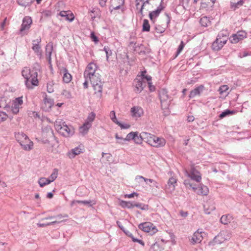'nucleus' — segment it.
Here are the masks:
<instances>
[{
  "mask_svg": "<svg viewBox=\"0 0 251 251\" xmlns=\"http://www.w3.org/2000/svg\"><path fill=\"white\" fill-rule=\"evenodd\" d=\"M55 129L61 135L69 137L75 133V129L71 125H67L65 123L60 119L56 120L54 123Z\"/></svg>",
  "mask_w": 251,
  "mask_h": 251,
  "instance_id": "nucleus-1",
  "label": "nucleus"
},
{
  "mask_svg": "<svg viewBox=\"0 0 251 251\" xmlns=\"http://www.w3.org/2000/svg\"><path fill=\"white\" fill-rule=\"evenodd\" d=\"M22 75L26 79L25 85L28 88H32L31 85L37 86L38 84V73L36 71H31L28 68L25 67L22 72Z\"/></svg>",
  "mask_w": 251,
  "mask_h": 251,
  "instance_id": "nucleus-2",
  "label": "nucleus"
},
{
  "mask_svg": "<svg viewBox=\"0 0 251 251\" xmlns=\"http://www.w3.org/2000/svg\"><path fill=\"white\" fill-rule=\"evenodd\" d=\"M85 79L89 80L95 91V94L97 98L100 99L101 96L103 83L101 81L100 73L90 76V78L89 77H85Z\"/></svg>",
  "mask_w": 251,
  "mask_h": 251,
  "instance_id": "nucleus-3",
  "label": "nucleus"
},
{
  "mask_svg": "<svg viewBox=\"0 0 251 251\" xmlns=\"http://www.w3.org/2000/svg\"><path fill=\"white\" fill-rule=\"evenodd\" d=\"M185 174L192 180L197 182H200L201 179V176L199 171L195 168L194 165H192L189 170H185Z\"/></svg>",
  "mask_w": 251,
  "mask_h": 251,
  "instance_id": "nucleus-4",
  "label": "nucleus"
},
{
  "mask_svg": "<svg viewBox=\"0 0 251 251\" xmlns=\"http://www.w3.org/2000/svg\"><path fill=\"white\" fill-rule=\"evenodd\" d=\"M231 237V232L227 230L221 231L213 239L214 244H221L226 240H228Z\"/></svg>",
  "mask_w": 251,
  "mask_h": 251,
  "instance_id": "nucleus-5",
  "label": "nucleus"
},
{
  "mask_svg": "<svg viewBox=\"0 0 251 251\" xmlns=\"http://www.w3.org/2000/svg\"><path fill=\"white\" fill-rule=\"evenodd\" d=\"M100 73V70L98 66L96 63L93 62L90 63L86 68L84 72V76L85 77H89L90 76L95 75L96 74Z\"/></svg>",
  "mask_w": 251,
  "mask_h": 251,
  "instance_id": "nucleus-6",
  "label": "nucleus"
},
{
  "mask_svg": "<svg viewBox=\"0 0 251 251\" xmlns=\"http://www.w3.org/2000/svg\"><path fill=\"white\" fill-rule=\"evenodd\" d=\"M23 104V97L15 98L12 101L11 110L14 114H17L19 112L20 108H22Z\"/></svg>",
  "mask_w": 251,
  "mask_h": 251,
  "instance_id": "nucleus-7",
  "label": "nucleus"
},
{
  "mask_svg": "<svg viewBox=\"0 0 251 251\" xmlns=\"http://www.w3.org/2000/svg\"><path fill=\"white\" fill-rule=\"evenodd\" d=\"M138 227L144 232H150L151 234H153L157 231L156 227L150 222L141 223L139 225Z\"/></svg>",
  "mask_w": 251,
  "mask_h": 251,
  "instance_id": "nucleus-8",
  "label": "nucleus"
},
{
  "mask_svg": "<svg viewBox=\"0 0 251 251\" xmlns=\"http://www.w3.org/2000/svg\"><path fill=\"white\" fill-rule=\"evenodd\" d=\"M159 96L161 101V107L165 109L167 108L170 103L167 91L165 89L161 90L159 91Z\"/></svg>",
  "mask_w": 251,
  "mask_h": 251,
  "instance_id": "nucleus-9",
  "label": "nucleus"
},
{
  "mask_svg": "<svg viewBox=\"0 0 251 251\" xmlns=\"http://www.w3.org/2000/svg\"><path fill=\"white\" fill-rule=\"evenodd\" d=\"M138 140L144 141H159L161 139L154 134L147 132H142L139 134Z\"/></svg>",
  "mask_w": 251,
  "mask_h": 251,
  "instance_id": "nucleus-10",
  "label": "nucleus"
},
{
  "mask_svg": "<svg viewBox=\"0 0 251 251\" xmlns=\"http://www.w3.org/2000/svg\"><path fill=\"white\" fill-rule=\"evenodd\" d=\"M43 101L42 108L44 110L49 111L51 109V107L54 104V100L51 98L48 97L45 93L43 94Z\"/></svg>",
  "mask_w": 251,
  "mask_h": 251,
  "instance_id": "nucleus-11",
  "label": "nucleus"
},
{
  "mask_svg": "<svg viewBox=\"0 0 251 251\" xmlns=\"http://www.w3.org/2000/svg\"><path fill=\"white\" fill-rule=\"evenodd\" d=\"M228 40L227 37L220 38L217 37L216 40L213 43L212 45V48L214 50H220L224 46Z\"/></svg>",
  "mask_w": 251,
  "mask_h": 251,
  "instance_id": "nucleus-12",
  "label": "nucleus"
},
{
  "mask_svg": "<svg viewBox=\"0 0 251 251\" xmlns=\"http://www.w3.org/2000/svg\"><path fill=\"white\" fill-rule=\"evenodd\" d=\"M247 33L245 31L241 30L238 31L236 34H233L230 38L229 40L231 43L236 44L246 38Z\"/></svg>",
  "mask_w": 251,
  "mask_h": 251,
  "instance_id": "nucleus-13",
  "label": "nucleus"
},
{
  "mask_svg": "<svg viewBox=\"0 0 251 251\" xmlns=\"http://www.w3.org/2000/svg\"><path fill=\"white\" fill-rule=\"evenodd\" d=\"M85 151V148L84 146L80 145L77 147L72 149L67 153L68 156L70 159L74 158L76 155H77Z\"/></svg>",
  "mask_w": 251,
  "mask_h": 251,
  "instance_id": "nucleus-14",
  "label": "nucleus"
},
{
  "mask_svg": "<svg viewBox=\"0 0 251 251\" xmlns=\"http://www.w3.org/2000/svg\"><path fill=\"white\" fill-rule=\"evenodd\" d=\"M41 41V39L40 38L33 40L32 47V49L40 58L42 57V52L40 45Z\"/></svg>",
  "mask_w": 251,
  "mask_h": 251,
  "instance_id": "nucleus-15",
  "label": "nucleus"
},
{
  "mask_svg": "<svg viewBox=\"0 0 251 251\" xmlns=\"http://www.w3.org/2000/svg\"><path fill=\"white\" fill-rule=\"evenodd\" d=\"M131 116L135 119L142 117L144 114L143 108L139 106H134L130 109Z\"/></svg>",
  "mask_w": 251,
  "mask_h": 251,
  "instance_id": "nucleus-16",
  "label": "nucleus"
},
{
  "mask_svg": "<svg viewBox=\"0 0 251 251\" xmlns=\"http://www.w3.org/2000/svg\"><path fill=\"white\" fill-rule=\"evenodd\" d=\"M163 0H161L159 6L155 10L151 12L149 14V18L153 23H154L156 18L158 17L161 11L164 9V7L162 5Z\"/></svg>",
  "mask_w": 251,
  "mask_h": 251,
  "instance_id": "nucleus-17",
  "label": "nucleus"
},
{
  "mask_svg": "<svg viewBox=\"0 0 251 251\" xmlns=\"http://www.w3.org/2000/svg\"><path fill=\"white\" fill-rule=\"evenodd\" d=\"M203 208L205 213L209 214L215 209V203L212 200H209L203 205Z\"/></svg>",
  "mask_w": 251,
  "mask_h": 251,
  "instance_id": "nucleus-18",
  "label": "nucleus"
},
{
  "mask_svg": "<svg viewBox=\"0 0 251 251\" xmlns=\"http://www.w3.org/2000/svg\"><path fill=\"white\" fill-rule=\"evenodd\" d=\"M32 20L30 17H25L23 20V23L20 29V32H23L26 30H28L30 28Z\"/></svg>",
  "mask_w": 251,
  "mask_h": 251,
  "instance_id": "nucleus-19",
  "label": "nucleus"
},
{
  "mask_svg": "<svg viewBox=\"0 0 251 251\" xmlns=\"http://www.w3.org/2000/svg\"><path fill=\"white\" fill-rule=\"evenodd\" d=\"M202 232H199V230L196 231L189 239L190 242L193 245L200 243L202 240V236L201 235Z\"/></svg>",
  "mask_w": 251,
  "mask_h": 251,
  "instance_id": "nucleus-20",
  "label": "nucleus"
},
{
  "mask_svg": "<svg viewBox=\"0 0 251 251\" xmlns=\"http://www.w3.org/2000/svg\"><path fill=\"white\" fill-rule=\"evenodd\" d=\"M135 91L138 93H140L144 88L146 86V82L144 80L135 81Z\"/></svg>",
  "mask_w": 251,
  "mask_h": 251,
  "instance_id": "nucleus-21",
  "label": "nucleus"
},
{
  "mask_svg": "<svg viewBox=\"0 0 251 251\" xmlns=\"http://www.w3.org/2000/svg\"><path fill=\"white\" fill-rule=\"evenodd\" d=\"M61 73L63 75V81L64 82L68 83L72 80V76L66 68H63L61 70Z\"/></svg>",
  "mask_w": 251,
  "mask_h": 251,
  "instance_id": "nucleus-22",
  "label": "nucleus"
},
{
  "mask_svg": "<svg viewBox=\"0 0 251 251\" xmlns=\"http://www.w3.org/2000/svg\"><path fill=\"white\" fill-rule=\"evenodd\" d=\"M204 87L203 85H200L198 87L192 90L189 94L190 98H193L197 96H200L201 93L203 90Z\"/></svg>",
  "mask_w": 251,
  "mask_h": 251,
  "instance_id": "nucleus-23",
  "label": "nucleus"
},
{
  "mask_svg": "<svg viewBox=\"0 0 251 251\" xmlns=\"http://www.w3.org/2000/svg\"><path fill=\"white\" fill-rule=\"evenodd\" d=\"M177 179L173 177L169 178L167 185H166V189L170 191H174L175 189V184L176 183Z\"/></svg>",
  "mask_w": 251,
  "mask_h": 251,
  "instance_id": "nucleus-24",
  "label": "nucleus"
},
{
  "mask_svg": "<svg viewBox=\"0 0 251 251\" xmlns=\"http://www.w3.org/2000/svg\"><path fill=\"white\" fill-rule=\"evenodd\" d=\"M59 15L62 17H64L66 20L72 21L74 19V16L73 13L69 11H62L59 13Z\"/></svg>",
  "mask_w": 251,
  "mask_h": 251,
  "instance_id": "nucleus-25",
  "label": "nucleus"
},
{
  "mask_svg": "<svg viewBox=\"0 0 251 251\" xmlns=\"http://www.w3.org/2000/svg\"><path fill=\"white\" fill-rule=\"evenodd\" d=\"M92 124L89 122H85L82 126L79 127V132L83 135L87 133L89 129L91 127Z\"/></svg>",
  "mask_w": 251,
  "mask_h": 251,
  "instance_id": "nucleus-26",
  "label": "nucleus"
},
{
  "mask_svg": "<svg viewBox=\"0 0 251 251\" xmlns=\"http://www.w3.org/2000/svg\"><path fill=\"white\" fill-rule=\"evenodd\" d=\"M194 191L196 192L198 195L206 196L209 192V189L206 186L204 185H201V186L198 187L197 189Z\"/></svg>",
  "mask_w": 251,
  "mask_h": 251,
  "instance_id": "nucleus-27",
  "label": "nucleus"
},
{
  "mask_svg": "<svg viewBox=\"0 0 251 251\" xmlns=\"http://www.w3.org/2000/svg\"><path fill=\"white\" fill-rule=\"evenodd\" d=\"M46 130L47 132H45V130H43V136L45 137H49L46 141H49V140H52L54 137L53 131L50 127H47Z\"/></svg>",
  "mask_w": 251,
  "mask_h": 251,
  "instance_id": "nucleus-28",
  "label": "nucleus"
},
{
  "mask_svg": "<svg viewBox=\"0 0 251 251\" xmlns=\"http://www.w3.org/2000/svg\"><path fill=\"white\" fill-rule=\"evenodd\" d=\"M232 220V216L228 214L223 215L220 219V222L224 225H227L228 223H230Z\"/></svg>",
  "mask_w": 251,
  "mask_h": 251,
  "instance_id": "nucleus-29",
  "label": "nucleus"
},
{
  "mask_svg": "<svg viewBox=\"0 0 251 251\" xmlns=\"http://www.w3.org/2000/svg\"><path fill=\"white\" fill-rule=\"evenodd\" d=\"M52 49L53 47L51 44H48L47 45L46 47L45 55L50 63L51 61V55L52 53Z\"/></svg>",
  "mask_w": 251,
  "mask_h": 251,
  "instance_id": "nucleus-30",
  "label": "nucleus"
},
{
  "mask_svg": "<svg viewBox=\"0 0 251 251\" xmlns=\"http://www.w3.org/2000/svg\"><path fill=\"white\" fill-rule=\"evenodd\" d=\"M19 143L25 151H29L33 148V142H19Z\"/></svg>",
  "mask_w": 251,
  "mask_h": 251,
  "instance_id": "nucleus-31",
  "label": "nucleus"
},
{
  "mask_svg": "<svg viewBox=\"0 0 251 251\" xmlns=\"http://www.w3.org/2000/svg\"><path fill=\"white\" fill-rule=\"evenodd\" d=\"M111 6L114 9H118L124 3V0H111Z\"/></svg>",
  "mask_w": 251,
  "mask_h": 251,
  "instance_id": "nucleus-32",
  "label": "nucleus"
},
{
  "mask_svg": "<svg viewBox=\"0 0 251 251\" xmlns=\"http://www.w3.org/2000/svg\"><path fill=\"white\" fill-rule=\"evenodd\" d=\"M138 133L137 132H131L126 135L125 140H135L138 139Z\"/></svg>",
  "mask_w": 251,
  "mask_h": 251,
  "instance_id": "nucleus-33",
  "label": "nucleus"
},
{
  "mask_svg": "<svg viewBox=\"0 0 251 251\" xmlns=\"http://www.w3.org/2000/svg\"><path fill=\"white\" fill-rule=\"evenodd\" d=\"M134 203L130 201H126L121 200L120 201V205L123 208H132L134 207Z\"/></svg>",
  "mask_w": 251,
  "mask_h": 251,
  "instance_id": "nucleus-34",
  "label": "nucleus"
},
{
  "mask_svg": "<svg viewBox=\"0 0 251 251\" xmlns=\"http://www.w3.org/2000/svg\"><path fill=\"white\" fill-rule=\"evenodd\" d=\"M50 183H51L50 179L45 177H41L38 180V183L41 187H43Z\"/></svg>",
  "mask_w": 251,
  "mask_h": 251,
  "instance_id": "nucleus-35",
  "label": "nucleus"
},
{
  "mask_svg": "<svg viewBox=\"0 0 251 251\" xmlns=\"http://www.w3.org/2000/svg\"><path fill=\"white\" fill-rule=\"evenodd\" d=\"M15 138L17 141H24L28 139V137L23 132L18 133L15 134Z\"/></svg>",
  "mask_w": 251,
  "mask_h": 251,
  "instance_id": "nucleus-36",
  "label": "nucleus"
},
{
  "mask_svg": "<svg viewBox=\"0 0 251 251\" xmlns=\"http://www.w3.org/2000/svg\"><path fill=\"white\" fill-rule=\"evenodd\" d=\"M200 23L202 26L204 27L208 26L210 25L209 19L206 16L201 18Z\"/></svg>",
  "mask_w": 251,
  "mask_h": 251,
  "instance_id": "nucleus-37",
  "label": "nucleus"
},
{
  "mask_svg": "<svg viewBox=\"0 0 251 251\" xmlns=\"http://www.w3.org/2000/svg\"><path fill=\"white\" fill-rule=\"evenodd\" d=\"M185 186L188 188H192L194 191H196L197 189L196 184H193L191 183V180L189 179H185L183 182Z\"/></svg>",
  "mask_w": 251,
  "mask_h": 251,
  "instance_id": "nucleus-38",
  "label": "nucleus"
},
{
  "mask_svg": "<svg viewBox=\"0 0 251 251\" xmlns=\"http://www.w3.org/2000/svg\"><path fill=\"white\" fill-rule=\"evenodd\" d=\"M62 221H53L51 222L47 223H38L37 226L40 227H43L49 226L53 225L55 224H59L61 223Z\"/></svg>",
  "mask_w": 251,
  "mask_h": 251,
  "instance_id": "nucleus-39",
  "label": "nucleus"
},
{
  "mask_svg": "<svg viewBox=\"0 0 251 251\" xmlns=\"http://www.w3.org/2000/svg\"><path fill=\"white\" fill-rule=\"evenodd\" d=\"M33 1V0H17L18 4L24 7L29 6Z\"/></svg>",
  "mask_w": 251,
  "mask_h": 251,
  "instance_id": "nucleus-40",
  "label": "nucleus"
},
{
  "mask_svg": "<svg viewBox=\"0 0 251 251\" xmlns=\"http://www.w3.org/2000/svg\"><path fill=\"white\" fill-rule=\"evenodd\" d=\"M55 83L53 81H49L47 84V91L50 93L54 92V86Z\"/></svg>",
  "mask_w": 251,
  "mask_h": 251,
  "instance_id": "nucleus-41",
  "label": "nucleus"
},
{
  "mask_svg": "<svg viewBox=\"0 0 251 251\" xmlns=\"http://www.w3.org/2000/svg\"><path fill=\"white\" fill-rule=\"evenodd\" d=\"M243 3V0H239L237 2H231V7L235 10L242 6Z\"/></svg>",
  "mask_w": 251,
  "mask_h": 251,
  "instance_id": "nucleus-42",
  "label": "nucleus"
},
{
  "mask_svg": "<svg viewBox=\"0 0 251 251\" xmlns=\"http://www.w3.org/2000/svg\"><path fill=\"white\" fill-rule=\"evenodd\" d=\"M149 145L155 147L159 148L165 146L166 142H146Z\"/></svg>",
  "mask_w": 251,
  "mask_h": 251,
  "instance_id": "nucleus-43",
  "label": "nucleus"
},
{
  "mask_svg": "<svg viewBox=\"0 0 251 251\" xmlns=\"http://www.w3.org/2000/svg\"><path fill=\"white\" fill-rule=\"evenodd\" d=\"M134 207H137L143 210H148L149 209V206L147 204H143L142 203H134Z\"/></svg>",
  "mask_w": 251,
  "mask_h": 251,
  "instance_id": "nucleus-44",
  "label": "nucleus"
},
{
  "mask_svg": "<svg viewBox=\"0 0 251 251\" xmlns=\"http://www.w3.org/2000/svg\"><path fill=\"white\" fill-rule=\"evenodd\" d=\"M76 202L78 203H82L84 204H89L90 206H92L94 204H95V202L93 201L89 200V201H73V203Z\"/></svg>",
  "mask_w": 251,
  "mask_h": 251,
  "instance_id": "nucleus-45",
  "label": "nucleus"
},
{
  "mask_svg": "<svg viewBox=\"0 0 251 251\" xmlns=\"http://www.w3.org/2000/svg\"><path fill=\"white\" fill-rule=\"evenodd\" d=\"M150 30V25L148 20L145 19L143 24V31H149Z\"/></svg>",
  "mask_w": 251,
  "mask_h": 251,
  "instance_id": "nucleus-46",
  "label": "nucleus"
},
{
  "mask_svg": "<svg viewBox=\"0 0 251 251\" xmlns=\"http://www.w3.org/2000/svg\"><path fill=\"white\" fill-rule=\"evenodd\" d=\"M58 175V170L57 169H54L53 170V172L51 173L50 176L49 177V179H50V181L51 182L53 181L56 178Z\"/></svg>",
  "mask_w": 251,
  "mask_h": 251,
  "instance_id": "nucleus-47",
  "label": "nucleus"
},
{
  "mask_svg": "<svg viewBox=\"0 0 251 251\" xmlns=\"http://www.w3.org/2000/svg\"><path fill=\"white\" fill-rule=\"evenodd\" d=\"M233 113V111H230L229 110L226 109L225 111H223L222 113L219 115V118L220 119H223V118L228 116L230 114H232Z\"/></svg>",
  "mask_w": 251,
  "mask_h": 251,
  "instance_id": "nucleus-48",
  "label": "nucleus"
},
{
  "mask_svg": "<svg viewBox=\"0 0 251 251\" xmlns=\"http://www.w3.org/2000/svg\"><path fill=\"white\" fill-rule=\"evenodd\" d=\"M107 162H111L112 161V155L110 154H107L104 152H102V159L104 160Z\"/></svg>",
  "mask_w": 251,
  "mask_h": 251,
  "instance_id": "nucleus-49",
  "label": "nucleus"
},
{
  "mask_svg": "<svg viewBox=\"0 0 251 251\" xmlns=\"http://www.w3.org/2000/svg\"><path fill=\"white\" fill-rule=\"evenodd\" d=\"M95 117L96 115L94 112L90 113L89 114L85 122H89L90 123L92 124V122L94 120Z\"/></svg>",
  "mask_w": 251,
  "mask_h": 251,
  "instance_id": "nucleus-50",
  "label": "nucleus"
},
{
  "mask_svg": "<svg viewBox=\"0 0 251 251\" xmlns=\"http://www.w3.org/2000/svg\"><path fill=\"white\" fill-rule=\"evenodd\" d=\"M111 120L115 124L119 123V121L117 120L115 112L114 111H111L109 114Z\"/></svg>",
  "mask_w": 251,
  "mask_h": 251,
  "instance_id": "nucleus-51",
  "label": "nucleus"
},
{
  "mask_svg": "<svg viewBox=\"0 0 251 251\" xmlns=\"http://www.w3.org/2000/svg\"><path fill=\"white\" fill-rule=\"evenodd\" d=\"M155 29L157 33H162L165 31V27H163L160 25H155Z\"/></svg>",
  "mask_w": 251,
  "mask_h": 251,
  "instance_id": "nucleus-52",
  "label": "nucleus"
},
{
  "mask_svg": "<svg viewBox=\"0 0 251 251\" xmlns=\"http://www.w3.org/2000/svg\"><path fill=\"white\" fill-rule=\"evenodd\" d=\"M228 89L227 85H222L219 88V92L221 95H223L224 93H226Z\"/></svg>",
  "mask_w": 251,
  "mask_h": 251,
  "instance_id": "nucleus-53",
  "label": "nucleus"
},
{
  "mask_svg": "<svg viewBox=\"0 0 251 251\" xmlns=\"http://www.w3.org/2000/svg\"><path fill=\"white\" fill-rule=\"evenodd\" d=\"M55 221H62L61 222H64V221H65V220H62V218H68V215L66 214H58L56 216H55Z\"/></svg>",
  "mask_w": 251,
  "mask_h": 251,
  "instance_id": "nucleus-54",
  "label": "nucleus"
},
{
  "mask_svg": "<svg viewBox=\"0 0 251 251\" xmlns=\"http://www.w3.org/2000/svg\"><path fill=\"white\" fill-rule=\"evenodd\" d=\"M150 251H160L159 244L155 243L152 245L150 248Z\"/></svg>",
  "mask_w": 251,
  "mask_h": 251,
  "instance_id": "nucleus-55",
  "label": "nucleus"
},
{
  "mask_svg": "<svg viewBox=\"0 0 251 251\" xmlns=\"http://www.w3.org/2000/svg\"><path fill=\"white\" fill-rule=\"evenodd\" d=\"M146 73V71H143L142 72V75L143 76L142 80L144 79H146L147 81H148V83L149 82H151V77L150 75H146L145 74Z\"/></svg>",
  "mask_w": 251,
  "mask_h": 251,
  "instance_id": "nucleus-56",
  "label": "nucleus"
},
{
  "mask_svg": "<svg viewBox=\"0 0 251 251\" xmlns=\"http://www.w3.org/2000/svg\"><path fill=\"white\" fill-rule=\"evenodd\" d=\"M106 55V59L108 60L109 57L111 55L112 52L108 47H104L103 49Z\"/></svg>",
  "mask_w": 251,
  "mask_h": 251,
  "instance_id": "nucleus-57",
  "label": "nucleus"
},
{
  "mask_svg": "<svg viewBox=\"0 0 251 251\" xmlns=\"http://www.w3.org/2000/svg\"><path fill=\"white\" fill-rule=\"evenodd\" d=\"M184 47V44L183 41H181L180 44L178 46V48L177 50L176 54V57L179 53L181 52L182 50L183 49Z\"/></svg>",
  "mask_w": 251,
  "mask_h": 251,
  "instance_id": "nucleus-58",
  "label": "nucleus"
},
{
  "mask_svg": "<svg viewBox=\"0 0 251 251\" xmlns=\"http://www.w3.org/2000/svg\"><path fill=\"white\" fill-rule=\"evenodd\" d=\"M151 0H147L146 1L144 2L143 4L141 6V8H140V14L143 16V10L145 6H146L147 4H149L150 3V1Z\"/></svg>",
  "mask_w": 251,
  "mask_h": 251,
  "instance_id": "nucleus-59",
  "label": "nucleus"
},
{
  "mask_svg": "<svg viewBox=\"0 0 251 251\" xmlns=\"http://www.w3.org/2000/svg\"><path fill=\"white\" fill-rule=\"evenodd\" d=\"M62 95L67 99H70L72 98L71 93L68 90H63V91L62 92Z\"/></svg>",
  "mask_w": 251,
  "mask_h": 251,
  "instance_id": "nucleus-60",
  "label": "nucleus"
},
{
  "mask_svg": "<svg viewBox=\"0 0 251 251\" xmlns=\"http://www.w3.org/2000/svg\"><path fill=\"white\" fill-rule=\"evenodd\" d=\"M7 118V114L3 112H0V123L6 120Z\"/></svg>",
  "mask_w": 251,
  "mask_h": 251,
  "instance_id": "nucleus-61",
  "label": "nucleus"
},
{
  "mask_svg": "<svg viewBox=\"0 0 251 251\" xmlns=\"http://www.w3.org/2000/svg\"><path fill=\"white\" fill-rule=\"evenodd\" d=\"M145 181L146 182V183H147L148 181L150 182L151 183H153V186L154 187H158L157 182H156L154 180H153L152 179L146 178V179H145Z\"/></svg>",
  "mask_w": 251,
  "mask_h": 251,
  "instance_id": "nucleus-62",
  "label": "nucleus"
},
{
  "mask_svg": "<svg viewBox=\"0 0 251 251\" xmlns=\"http://www.w3.org/2000/svg\"><path fill=\"white\" fill-rule=\"evenodd\" d=\"M132 241L133 242H137L140 245H142L143 246H144L145 245L144 242L142 240L140 239H138L135 238H132Z\"/></svg>",
  "mask_w": 251,
  "mask_h": 251,
  "instance_id": "nucleus-63",
  "label": "nucleus"
},
{
  "mask_svg": "<svg viewBox=\"0 0 251 251\" xmlns=\"http://www.w3.org/2000/svg\"><path fill=\"white\" fill-rule=\"evenodd\" d=\"M139 194L137 193L133 192L130 194H126L125 195V198H132L134 197L135 196H138Z\"/></svg>",
  "mask_w": 251,
  "mask_h": 251,
  "instance_id": "nucleus-64",
  "label": "nucleus"
}]
</instances>
